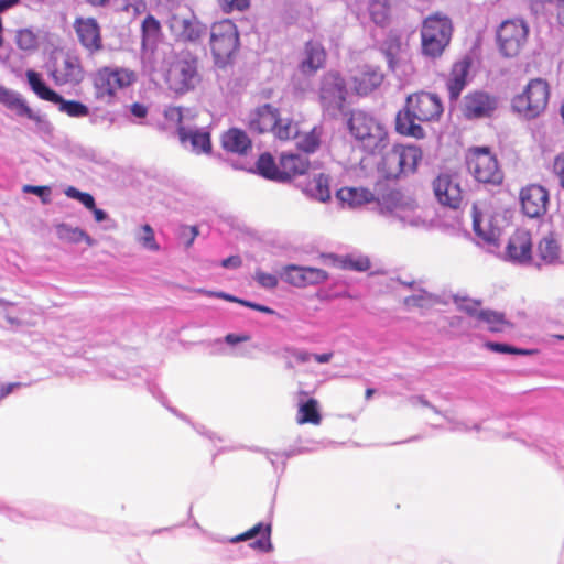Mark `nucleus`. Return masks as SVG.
Returning a JSON list of instances; mask_svg holds the SVG:
<instances>
[{
	"label": "nucleus",
	"instance_id": "obj_11",
	"mask_svg": "<svg viewBox=\"0 0 564 564\" xmlns=\"http://www.w3.org/2000/svg\"><path fill=\"white\" fill-rule=\"evenodd\" d=\"M239 35L230 20L216 22L210 28V47L217 63H225L237 50Z\"/></svg>",
	"mask_w": 564,
	"mask_h": 564
},
{
	"label": "nucleus",
	"instance_id": "obj_29",
	"mask_svg": "<svg viewBox=\"0 0 564 564\" xmlns=\"http://www.w3.org/2000/svg\"><path fill=\"white\" fill-rule=\"evenodd\" d=\"M336 196L349 208H358L375 200L373 193L364 187H343Z\"/></svg>",
	"mask_w": 564,
	"mask_h": 564
},
{
	"label": "nucleus",
	"instance_id": "obj_42",
	"mask_svg": "<svg viewBox=\"0 0 564 564\" xmlns=\"http://www.w3.org/2000/svg\"><path fill=\"white\" fill-rule=\"evenodd\" d=\"M55 105L58 106L59 111L67 113L69 117L82 118L89 113L86 105L76 100H65L61 95L59 100L55 101Z\"/></svg>",
	"mask_w": 564,
	"mask_h": 564
},
{
	"label": "nucleus",
	"instance_id": "obj_17",
	"mask_svg": "<svg viewBox=\"0 0 564 564\" xmlns=\"http://www.w3.org/2000/svg\"><path fill=\"white\" fill-rule=\"evenodd\" d=\"M505 259L516 264H529L532 259V239L525 229H518L509 238Z\"/></svg>",
	"mask_w": 564,
	"mask_h": 564
},
{
	"label": "nucleus",
	"instance_id": "obj_32",
	"mask_svg": "<svg viewBox=\"0 0 564 564\" xmlns=\"http://www.w3.org/2000/svg\"><path fill=\"white\" fill-rule=\"evenodd\" d=\"M56 236L58 239L69 242L78 243L85 241L89 247L95 246L96 241L79 227H73L68 224L62 223L55 226Z\"/></svg>",
	"mask_w": 564,
	"mask_h": 564
},
{
	"label": "nucleus",
	"instance_id": "obj_48",
	"mask_svg": "<svg viewBox=\"0 0 564 564\" xmlns=\"http://www.w3.org/2000/svg\"><path fill=\"white\" fill-rule=\"evenodd\" d=\"M319 145V135L316 133L315 129L305 133L297 141V147L304 151L305 153L314 152Z\"/></svg>",
	"mask_w": 564,
	"mask_h": 564
},
{
	"label": "nucleus",
	"instance_id": "obj_15",
	"mask_svg": "<svg viewBox=\"0 0 564 564\" xmlns=\"http://www.w3.org/2000/svg\"><path fill=\"white\" fill-rule=\"evenodd\" d=\"M498 100L485 91H471L467 94L462 104L463 115L467 119L490 117L496 110Z\"/></svg>",
	"mask_w": 564,
	"mask_h": 564
},
{
	"label": "nucleus",
	"instance_id": "obj_16",
	"mask_svg": "<svg viewBox=\"0 0 564 564\" xmlns=\"http://www.w3.org/2000/svg\"><path fill=\"white\" fill-rule=\"evenodd\" d=\"M398 196L399 194H391L389 197L391 204H387L382 207V210L403 226H421L424 220L417 210V206L412 200H402Z\"/></svg>",
	"mask_w": 564,
	"mask_h": 564
},
{
	"label": "nucleus",
	"instance_id": "obj_18",
	"mask_svg": "<svg viewBox=\"0 0 564 564\" xmlns=\"http://www.w3.org/2000/svg\"><path fill=\"white\" fill-rule=\"evenodd\" d=\"M520 202L522 210L528 217L538 218L546 212L549 193L540 185H529L522 188Z\"/></svg>",
	"mask_w": 564,
	"mask_h": 564
},
{
	"label": "nucleus",
	"instance_id": "obj_20",
	"mask_svg": "<svg viewBox=\"0 0 564 564\" xmlns=\"http://www.w3.org/2000/svg\"><path fill=\"white\" fill-rule=\"evenodd\" d=\"M498 217L488 213H481L473 206V228L476 236L485 243L495 245L501 235V226Z\"/></svg>",
	"mask_w": 564,
	"mask_h": 564
},
{
	"label": "nucleus",
	"instance_id": "obj_19",
	"mask_svg": "<svg viewBox=\"0 0 564 564\" xmlns=\"http://www.w3.org/2000/svg\"><path fill=\"white\" fill-rule=\"evenodd\" d=\"M433 191L440 204L456 209L463 196L459 184L448 174H440L433 182Z\"/></svg>",
	"mask_w": 564,
	"mask_h": 564
},
{
	"label": "nucleus",
	"instance_id": "obj_14",
	"mask_svg": "<svg viewBox=\"0 0 564 564\" xmlns=\"http://www.w3.org/2000/svg\"><path fill=\"white\" fill-rule=\"evenodd\" d=\"M167 23L171 33L183 42H199L207 33V26L202 24L188 10L185 13H172Z\"/></svg>",
	"mask_w": 564,
	"mask_h": 564
},
{
	"label": "nucleus",
	"instance_id": "obj_31",
	"mask_svg": "<svg viewBox=\"0 0 564 564\" xmlns=\"http://www.w3.org/2000/svg\"><path fill=\"white\" fill-rule=\"evenodd\" d=\"M221 144L228 152L246 154L251 147V141L245 131L232 128L223 134Z\"/></svg>",
	"mask_w": 564,
	"mask_h": 564
},
{
	"label": "nucleus",
	"instance_id": "obj_49",
	"mask_svg": "<svg viewBox=\"0 0 564 564\" xmlns=\"http://www.w3.org/2000/svg\"><path fill=\"white\" fill-rule=\"evenodd\" d=\"M304 274L306 285L321 284L328 280V273L318 268L304 267Z\"/></svg>",
	"mask_w": 564,
	"mask_h": 564
},
{
	"label": "nucleus",
	"instance_id": "obj_22",
	"mask_svg": "<svg viewBox=\"0 0 564 564\" xmlns=\"http://www.w3.org/2000/svg\"><path fill=\"white\" fill-rule=\"evenodd\" d=\"M177 134L181 144L196 154L210 153V133L205 128L180 126Z\"/></svg>",
	"mask_w": 564,
	"mask_h": 564
},
{
	"label": "nucleus",
	"instance_id": "obj_44",
	"mask_svg": "<svg viewBox=\"0 0 564 564\" xmlns=\"http://www.w3.org/2000/svg\"><path fill=\"white\" fill-rule=\"evenodd\" d=\"M282 279L296 288L306 286L304 267L294 264L285 267L282 273Z\"/></svg>",
	"mask_w": 564,
	"mask_h": 564
},
{
	"label": "nucleus",
	"instance_id": "obj_59",
	"mask_svg": "<svg viewBox=\"0 0 564 564\" xmlns=\"http://www.w3.org/2000/svg\"><path fill=\"white\" fill-rule=\"evenodd\" d=\"M130 113L137 119H143L148 115V107L140 102H134L129 107Z\"/></svg>",
	"mask_w": 564,
	"mask_h": 564
},
{
	"label": "nucleus",
	"instance_id": "obj_52",
	"mask_svg": "<svg viewBox=\"0 0 564 564\" xmlns=\"http://www.w3.org/2000/svg\"><path fill=\"white\" fill-rule=\"evenodd\" d=\"M457 305L460 311L467 313L468 315H470L471 317H475L476 319H478L479 313H481V311H482L479 307L480 306L479 302L468 300V299H463L460 302H457Z\"/></svg>",
	"mask_w": 564,
	"mask_h": 564
},
{
	"label": "nucleus",
	"instance_id": "obj_56",
	"mask_svg": "<svg viewBox=\"0 0 564 564\" xmlns=\"http://www.w3.org/2000/svg\"><path fill=\"white\" fill-rule=\"evenodd\" d=\"M218 3L225 12L243 11L250 4L249 0H218Z\"/></svg>",
	"mask_w": 564,
	"mask_h": 564
},
{
	"label": "nucleus",
	"instance_id": "obj_30",
	"mask_svg": "<svg viewBox=\"0 0 564 564\" xmlns=\"http://www.w3.org/2000/svg\"><path fill=\"white\" fill-rule=\"evenodd\" d=\"M270 533L271 527L269 524H263L260 522L250 530H248L247 532L232 538L231 543L250 540L260 535L259 539L250 543V546L262 552H268L271 550Z\"/></svg>",
	"mask_w": 564,
	"mask_h": 564
},
{
	"label": "nucleus",
	"instance_id": "obj_25",
	"mask_svg": "<svg viewBox=\"0 0 564 564\" xmlns=\"http://www.w3.org/2000/svg\"><path fill=\"white\" fill-rule=\"evenodd\" d=\"M308 159L305 154L283 153L280 158L281 182L290 181L296 175L304 174L308 169Z\"/></svg>",
	"mask_w": 564,
	"mask_h": 564
},
{
	"label": "nucleus",
	"instance_id": "obj_58",
	"mask_svg": "<svg viewBox=\"0 0 564 564\" xmlns=\"http://www.w3.org/2000/svg\"><path fill=\"white\" fill-rule=\"evenodd\" d=\"M553 173L557 177L561 187L564 189V152L555 156L553 162Z\"/></svg>",
	"mask_w": 564,
	"mask_h": 564
},
{
	"label": "nucleus",
	"instance_id": "obj_23",
	"mask_svg": "<svg viewBox=\"0 0 564 564\" xmlns=\"http://www.w3.org/2000/svg\"><path fill=\"white\" fill-rule=\"evenodd\" d=\"M75 29L79 42L90 53L101 48L100 30L94 19H79L75 23Z\"/></svg>",
	"mask_w": 564,
	"mask_h": 564
},
{
	"label": "nucleus",
	"instance_id": "obj_35",
	"mask_svg": "<svg viewBox=\"0 0 564 564\" xmlns=\"http://www.w3.org/2000/svg\"><path fill=\"white\" fill-rule=\"evenodd\" d=\"M306 193L319 202L330 198L329 177L324 173L315 175L306 185Z\"/></svg>",
	"mask_w": 564,
	"mask_h": 564
},
{
	"label": "nucleus",
	"instance_id": "obj_63",
	"mask_svg": "<svg viewBox=\"0 0 564 564\" xmlns=\"http://www.w3.org/2000/svg\"><path fill=\"white\" fill-rule=\"evenodd\" d=\"M224 268H238L241 265V259L238 256H231L221 261Z\"/></svg>",
	"mask_w": 564,
	"mask_h": 564
},
{
	"label": "nucleus",
	"instance_id": "obj_54",
	"mask_svg": "<svg viewBox=\"0 0 564 564\" xmlns=\"http://www.w3.org/2000/svg\"><path fill=\"white\" fill-rule=\"evenodd\" d=\"M197 236L198 229L195 226H183L178 234V238L184 243L185 248H189Z\"/></svg>",
	"mask_w": 564,
	"mask_h": 564
},
{
	"label": "nucleus",
	"instance_id": "obj_64",
	"mask_svg": "<svg viewBox=\"0 0 564 564\" xmlns=\"http://www.w3.org/2000/svg\"><path fill=\"white\" fill-rule=\"evenodd\" d=\"M20 387V383H8L1 387L0 389V399L6 398L10 393L13 392L15 388Z\"/></svg>",
	"mask_w": 564,
	"mask_h": 564
},
{
	"label": "nucleus",
	"instance_id": "obj_3",
	"mask_svg": "<svg viewBox=\"0 0 564 564\" xmlns=\"http://www.w3.org/2000/svg\"><path fill=\"white\" fill-rule=\"evenodd\" d=\"M95 98L104 104L116 101L119 91L137 82V74L124 67L104 66L91 75Z\"/></svg>",
	"mask_w": 564,
	"mask_h": 564
},
{
	"label": "nucleus",
	"instance_id": "obj_28",
	"mask_svg": "<svg viewBox=\"0 0 564 564\" xmlns=\"http://www.w3.org/2000/svg\"><path fill=\"white\" fill-rule=\"evenodd\" d=\"M0 104L18 117H33V110L29 107L22 95L13 89L0 85Z\"/></svg>",
	"mask_w": 564,
	"mask_h": 564
},
{
	"label": "nucleus",
	"instance_id": "obj_37",
	"mask_svg": "<svg viewBox=\"0 0 564 564\" xmlns=\"http://www.w3.org/2000/svg\"><path fill=\"white\" fill-rule=\"evenodd\" d=\"M258 173L271 181L281 182V166L276 165L273 156L270 153H263L257 161Z\"/></svg>",
	"mask_w": 564,
	"mask_h": 564
},
{
	"label": "nucleus",
	"instance_id": "obj_6",
	"mask_svg": "<svg viewBox=\"0 0 564 564\" xmlns=\"http://www.w3.org/2000/svg\"><path fill=\"white\" fill-rule=\"evenodd\" d=\"M550 98L549 84L541 78L531 79L523 91L512 99V109L525 119L542 115Z\"/></svg>",
	"mask_w": 564,
	"mask_h": 564
},
{
	"label": "nucleus",
	"instance_id": "obj_12",
	"mask_svg": "<svg viewBox=\"0 0 564 564\" xmlns=\"http://www.w3.org/2000/svg\"><path fill=\"white\" fill-rule=\"evenodd\" d=\"M529 29L523 20L514 19L502 22L497 31L501 53L506 57L519 54L527 42Z\"/></svg>",
	"mask_w": 564,
	"mask_h": 564
},
{
	"label": "nucleus",
	"instance_id": "obj_61",
	"mask_svg": "<svg viewBox=\"0 0 564 564\" xmlns=\"http://www.w3.org/2000/svg\"><path fill=\"white\" fill-rule=\"evenodd\" d=\"M249 339H250V336L247 335V334H241V335L228 334L224 338L225 343L230 345V346H235L237 344H240V343H243V341H248Z\"/></svg>",
	"mask_w": 564,
	"mask_h": 564
},
{
	"label": "nucleus",
	"instance_id": "obj_38",
	"mask_svg": "<svg viewBox=\"0 0 564 564\" xmlns=\"http://www.w3.org/2000/svg\"><path fill=\"white\" fill-rule=\"evenodd\" d=\"M477 321L486 324L488 330L494 333L505 332L511 326L503 314L491 310H482Z\"/></svg>",
	"mask_w": 564,
	"mask_h": 564
},
{
	"label": "nucleus",
	"instance_id": "obj_8",
	"mask_svg": "<svg viewBox=\"0 0 564 564\" xmlns=\"http://www.w3.org/2000/svg\"><path fill=\"white\" fill-rule=\"evenodd\" d=\"M422 159V151L415 145H394L388 151L379 164L387 178H398L416 171Z\"/></svg>",
	"mask_w": 564,
	"mask_h": 564
},
{
	"label": "nucleus",
	"instance_id": "obj_51",
	"mask_svg": "<svg viewBox=\"0 0 564 564\" xmlns=\"http://www.w3.org/2000/svg\"><path fill=\"white\" fill-rule=\"evenodd\" d=\"M344 268L362 272L370 268V261L367 257L349 256L344 260Z\"/></svg>",
	"mask_w": 564,
	"mask_h": 564
},
{
	"label": "nucleus",
	"instance_id": "obj_24",
	"mask_svg": "<svg viewBox=\"0 0 564 564\" xmlns=\"http://www.w3.org/2000/svg\"><path fill=\"white\" fill-rule=\"evenodd\" d=\"M470 69V62L465 58L455 63L448 76L446 87L449 99L456 100L467 85Z\"/></svg>",
	"mask_w": 564,
	"mask_h": 564
},
{
	"label": "nucleus",
	"instance_id": "obj_50",
	"mask_svg": "<svg viewBox=\"0 0 564 564\" xmlns=\"http://www.w3.org/2000/svg\"><path fill=\"white\" fill-rule=\"evenodd\" d=\"M486 347L489 350L499 352V354H514V355H522V356L531 355V350L517 348V347H513V346H510L507 344H501V343L488 341L486 344Z\"/></svg>",
	"mask_w": 564,
	"mask_h": 564
},
{
	"label": "nucleus",
	"instance_id": "obj_21",
	"mask_svg": "<svg viewBox=\"0 0 564 564\" xmlns=\"http://www.w3.org/2000/svg\"><path fill=\"white\" fill-rule=\"evenodd\" d=\"M52 77L57 85L78 84L84 78V70L77 57L65 55L56 59Z\"/></svg>",
	"mask_w": 564,
	"mask_h": 564
},
{
	"label": "nucleus",
	"instance_id": "obj_46",
	"mask_svg": "<svg viewBox=\"0 0 564 564\" xmlns=\"http://www.w3.org/2000/svg\"><path fill=\"white\" fill-rule=\"evenodd\" d=\"M282 356L285 359L286 368L293 369L294 364L292 362L291 357H293L297 364H306L312 360L313 354L306 350L286 347L283 349Z\"/></svg>",
	"mask_w": 564,
	"mask_h": 564
},
{
	"label": "nucleus",
	"instance_id": "obj_27",
	"mask_svg": "<svg viewBox=\"0 0 564 564\" xmlns=\"http://www.w3.org/2000/svg\"><path fill=\"white\" fill-rule=\"evenodd\" d=\"M325 59L326 53L323 45L316 41H310L305 45L300 68L304 74H313L324 66Z\"/></svg>",
	"mask_w": 564,
	"mask_h": 564
},
{
	"label": "nucleus",
	"instance_id": "obj_60",
	"mask_svg": "<svg viewBox=\"0 0 564 564\" xmlns=\"http://www.w3.org/2000/svg\"><path fill=\"white\" fill-rule=\"evenodd\" d=\"M28 118L36 122L39 131L44 132V133H51L52 128H51L50 122L47 120H45L44 118H42L40 115H36L33 112V117H28Z\"/></svg>",
	"mask_w": 564,
	"mask_h": 564
},
{
	"label": "nucleus",
	"instance_id": "obj_33",
	"mask_svg": "<svg viewBox=\"0 0 564 564\" xmlns=\"http://www.w3.org/2000/svg\"><path fill=\"white\" fill-rule=\"evenodd\" d=\"M538 254L545 263H556L561 259V248L553 235L544 236L538 245Z\"/></svg>",
	"mask_w": 564,
	"mask_h": 564
},
{
	"label": "nucleus",
	"instance_id": "obj_55",
	"mask_svg": "<svg viewBox=\"0 0 564 564\" xmlns=\"http://www.w3.org/2000/svg\"><path fill=\"white\" fill-rule=\"evenodd\" d=\"M164 117L169 122L177 124V129L180 126H184V111L180 107H166L164 110Z\"/></svg>",
	"mask_w": 564,
	"mask_h": 564
},
{
	"label": "nucleus",
	"instance_id": "obj_7",
	"mask_svg": "<svg viewBox=\"0 0 564 564\" xmlns=\"http://www.w3.org/2000/svg\"><path fill=\"white\" fill-rule=\"evenodd\" d=\"M452 36L451 20L441 14L427 17L421 30L422 53L435 58L441 56Z\"/></svg>",
	"mask_w": 564,
	"mask_h": 564
},
{
	"label": "nucleus",
	"instance_id": "obj_62",
	"mask_svg": "<svg viewBox=\"0 0 564 564\" xmlns=\"http://www.w3.org/2000/svg\"><path fill=\"white\" fill-rule=\"evenodd\" d=\"M443 416L451 424V427H449L451 431H454V432H457V431L468 432L470 430L464 422L455 421L452 417H449L447 414H443Z\"/></svg>",
	"mask_w": 564,
	"mask_h": 564
},
{
	"label": "nucleus",
	"instance_id": "obj_43",
	"mask_svg": "<svg viewBox=\"0 0 564 564\" xmlns=\"http://www.w3.org/2000/svg\"><path fill=\"white\" fill-rule=\"evenodd\" d=\"M369 12L371 20L376 24L383 25L388 21L390 13L387 0H372L369 6Z\"/></svg>",
	"mask_w": 564,
	"mask_h": 564
},
{
	"label": "nucleus",
	"instance_id": "obj_2",
	"mask_svg": "<svg viewBox=\"0 0 564 564\" xmlns=\"http://www.w3.org/2000/svg\"><path fill=\"white\" fill-rule=\"evenodd\" d=\"M348 129L358 147L365 152L381 153L389 145L386 126L368 112L352 111L348 120Z\"/></svg>",
	"mask_w": 564,
	"mask_h": 564
},
{
	"label": "nucleus",
	"instance_id": "obj_4",
	"mask_svg": "<svg viewBox=\"0 0 564 564\" xmlns=\"http://www.w3.org/2000/svg\"><path fill=\"white\" fill-rule=\"evenodd\" d=\"M248 126L253 132H272L280 140L297 138L300 133L297 123L288 118H280L278 110L269 104L249 113Z\"/></svg>",
	"mask_w": 564,
	"mask_h": 564
},
{
	"label": "nucleus",
	"instance_id": "obj_36",
	"mask_svg": "<svg viewBox=\"0 0 564 564\" xmlns=\"http://www.w3.org/2000/svg\"><path fill=\"white\" fill-rule=\"evenodd\" d=\"M322 416L318 410V402L315 399H310L299 404L296 422L299 424L312 423L319 424Z\"/></svg>",
	"mask_w": 564,
	"mask_h": 564
},
{
	"label": "nucleus",
	"instance_id": "obj_13",
	"mask_svg": "<svg viewBox=\"0 0 564 564\" xmlns=\"http://www.w3.org/2000/svg\"><path fill=\"white\" fill-rule=\"evenodd\" d=\"M389 68L398 76H408L414 68L410 62L409 45L401 36L390 33L381 45Z\"/></svg>",
	"mask_w": 564,
	"mask_h": 564
},
{
	"label": "nucleus",
	"instance_id": "obj_9",
	"mask_svg": "<svg viewBox=\"0 0 564 564\" xmlns=\"http://www.w3.org/2000/svg\"><path fill=\"white\" fill-rule=\"evenodd\" d=\"M466 164L468 172L479 183L496 185L502 182L503 175L498 161L487 147L469 149Z\"/></svg>",
	"mask_w": 564,
	"mask_h": 564
},
{
	"label": "nucleus",
	"instance_id": "obj_39",
	"mask_svg": "<svg viewBox=\"0 0 564 564\" xmlns=\"http://www.w3.org/2000/svg\"><path fill=\"white\" fill-rule=\"evenodd\" d=\"M141 29L143 47L154 46L161 35V24L159 20L149 14L143 20Z\"/></svg>",
	"mask_w": 564,
	"mask_h": 564
},
{
	"label": "nucleus",
	"instance_id": "obj_1",
	"mask_svg": "<svg viewBox=\"0 0 564 564\" xmlns=\"http://www.w3.org/2000/svg\"><path fill=\"white\" fill-rule=\"evenodd\" d=\"M443 112V105L435 94L420 91L408 96L405 107L395 118V129L399 133L423 138L424 130L417 122L437 120Z\"/></svg>",
	"mask_w": 564,
	"mask_h": 564
},
{
	"label": "nucleus",
	"instance_id": "obj_5",
	"mask_svg": "<svg viewBox=\"0 0 564 564\" xmlns=\"http://www.w3.org/2000/svg\"><path fill=\"white\" fill-rule=\"evenodd\" d=\"M199 80L197 58L191 53L181 52L169 63L165 82L172 91L185 94L194 89Z\"/></svg>",
	"mask_w": 564,
	"mask_h": 564
},
{
	"label": "nucleus",
	"instance_id": "obj_10",
	"mask_svg": "<svg viewBox=\"0 0 564 564\" xmlns=\"http://www.w3.org/2000/svg\"><path fill=\"white\" fill-rule=\"evenodd\" d=\"M348 89L344 78L334 72L325 74L321 80L319 100L329 117H336L343 111Z\"/></svg>",
	"mask_w": 564,
	"mask_h": 564
},
{
	"label": "nucleus",
	"instance_id": "obj_34",
	"mask_svg": "<svg viewBox=\"0 0 564 564\" xmlns=\"http://www.w3.org/2000/svg\"><path fill=\"white\" fill-rule=\"evenodd\" d=\"M28 83L33 90L41 99L51 101L55 104V101L59 100V95L51 89L41 78V75L35 70L29 69L26 72Z\"/></svg>",
	"mask_w": 564,
	"mask_h": 564
},
{
	"label": "nucleus",
	"instance_id": "obj_53",
	"mask_svg": "<svg viewBox=\"0 0 564 564\" xmlns=\"http://www.w3.org/2000/svg\"><path fill=\"white\" fill-rule=\"evenodd\" d=\"M254 280L264 289H274L278 285V278L274 274L265 273L261 270L256 271Z\"/></svg>",
	"mask_w": 564,
	"mask_h": 564
},
{
	"label": "nucleus",
	"instance_id": "obj_26",
	"mask_svg": "<svg viewBox=\"0 0 564 564\" xmlns=\"http://www.w3.org/2000/svg\"><path fill=\"white\" fill-rule=\"evenodd\" d=\"M351 80L358 95H368L381 85L383 75L380 70L367 66L356 73Z\"/></svg>",
	"mask_w": 564,
	"mask_h": 564
},
{
	"label": "nucleus",
	"instance_id": "obj_41",
	"mask_svg": "<svg viewBox=\"0 0 564 564\" xmlns=\"http://www.w3.org/2000/svg\"><path fill=\"white\" fill-rule=\"evenodd\" d=\"M135 241L144 249L149 251H159L160 245L155 240V235L153 228L149 224L142 225L134 232Z\"/></svg>",
	"mask_w": 564,
	"mask_h": 564
},
{
	"label": "nucleus",
	"instance_id": "obj_47",
	"mask_svg": "<svg viewBox=\"0 0 564 564\" xmlns=\"http://www.w3.org/2000/svg\"><path fill=\"white\" fill-rule=\"evenodd\" d=\"M64 193L68 198L78 200L80 204H83L89 210H91L96 206L95 198L89 193L80 192L79 189H77L74 186H68L64 191Z\"/></svg>",
	"mask_w": 564,
	"mask_h": 564
},
{
	"label": "nucleus",
	"instance_id": "obj_57",
	"mask_svg": "<svg viewBox=\"0 0 564 564\" xmlns=\"http://www.w3.org/2000/svg\"><path fill=\"white\" fill-rule=\"evenodd\" d=\"M23 192L37 195L43 204L51 203V188L48 186L25 185Z\"/></svg>",
	"mask_w": 564,
	"mask_h": 564
},
{
	"label": "nucleus",
	"instance_id": "obj_40",
	"mask_svg": "<svg viewBox=\"0 0 564 564\" xmlns=\"http://www.w3.org/2000/svg\"><path fill=\"white\" fill-rule=\"evenodd\" d=\"M404 305L408 308H431L436 303H438L437 296L433 295L432 293H429L424 290H420L417 293H414L408 297L404 299Z\"/></svg>",
	"mask_w": 564,
	"mask_h": 564
},
{
	"label": "nucleus",
	"instance_id": "obj_45",
	"mask_svg": "<svg viewBox=\"0 0 564 564\" xmlns=\"http://www.w3.org/2000/svg\"><path fill=\"white\" fill-rule=\"evenodd\" d=\"M15 43L23 51H34L37 47V36L29 29H22L17 32Z\"/></svg>",
	"mask_w": 564,
	"mask_h": 564
}]
</instances>
